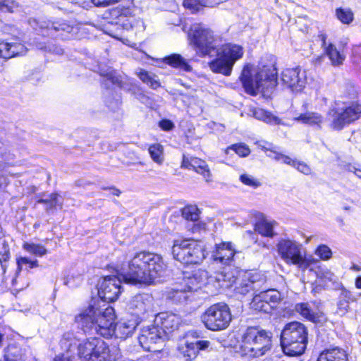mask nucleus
Segmentation results:
<instances>
[{
  "mask_svg": "<svg viewBox=\"0 0 361 361\" xmlns=\"http://www.w3.org/2000/svg\"><path fill=\"white\" fill-rule=\"evenodd\" d=\"M265 281L266 277L258 271L245 272L234 290L236 294L245 295L252 291L259 290Z\"/></svg>",
  "mask_w": 361,
  "mask_h": 361,
  "instance_id": "obj_17",
  "label": "nucleus"
},
{
  "mask_svg": "<svg viewBox=\"0 0 361 361\" xmlns=\"http://www.w3.org/2000/svg\"><path fill=\"white\" fill-rule=\"evenodd\" d=\"M353 63L361 68V45L354 47L353 49Z\"/></svg>",
  "mask_w": 361,
  "mask_h": 361,
  "instance_id": "obj_51",
  "label": "nucleus"
},
{
  "mask_svg": "<svg viewBox=\"0 0 361 361\" xmlns=\"http://www.w3.org/2000/svg\"><path fill=\"white\" fill-rule=\"evenodd\" d=\"M166 338L164 332L155 324V325L144 328L138 340L140 345L145 350L159 352L160 350L156 345L162 343Z\"/></svg>",
  "mask_w": 361,
  "mask_h": 361,
  "instance_id": "obj_16",
  "label": "nucleus"
},
{
  "mask_svg": "<svg viewBox=\"0 0 361 361\" xmlns=\"http://www.w3.org/2000/svg\"><path fill=\"white\" fill-rule=\"evenodd\" d=\"M19 7L18 3L14 0H0V11L13 13Z\"/></svg>",
  "mask_w": 361,
  "mask_h": 361,
  "instance_id": "obj_44",
  "label": "nucleus"
},
{
  "mask_svg": "<svg viewBox=\"0 0 361 361\" xmlns=\"http://www.w3.org/2000/svg\"><path fill=\"white\" fill-rule=\"evenodd\" d=\"M61 199L58 194L52 193L47 198L39 199L37 202L46 204L45 209L47 212H49L51 210L54 209L57 205H61Z\"/></svg>",
  "mask_w": 361,
  "mask_h": 361,
  "instance_id": "obj_38",
  "label": "nucleus"
},
{
  "mask_svg": "<svg viewBox=\"0 0 361 361\" xmlns=\"http://www.w3.org/2000/svg\"><path fill=\"white\" fill-rule=\"evenodd\" d=\"M171 252L175 259L185 264H200L205 258L204 245L192 238L175 240Z\"/></svg>",
  "mask_w": 361,
  "mask_h": 361,
  "instance_id": "obj_8",
  "label": "nucleus"
},
{
  "mask_svg": "<svg viewBox=\"0 0 361 361\" xmlns=\"http://www.w3.org/2000/svg\"><path fill=\"white\" fill-rule=\"evenodd\" d=\"M40 49L44 50V51H49V52H54L56 54H62L63 53V49L61 47H55L54 45L51 46H44V47H40Z\"/></svg>",
  "mask_w": 361,
  "mask_h": 361,
  "instance_id": "obj_53",
  "label": "nucleus"
},
{
  "mask_svg": "<svg viewBox=\"0 0 361 361\" xmlns=\"http://www.w3.org/2000/svg\"><path fill=\"white\" fill-rule=\"evenodd\" d=\"M17 271H20L23 269H29L38 266L37 260L31 261L27 257H20L17 259Z\"/></svg>",
  "mask_w": 361,
  "mask_h": 361,
  "instance_id": "obj_43",
  "label": "nucleus"
},
{
  "mask_svg": "<svg viewBox=\"0 0 361 361\" xmlns=\"http://www.w3.org/2000/svg\"><path fill=\"white\" fill-rule=\"evenodd\" d=\"M240 180L243 184L255 188L260 185V183L257 180L248 174H242L240 176Z\"/></svg>",
  "mask_w": 361,
  "mask_h": 361,
  "instance_id": "obj_49",
  "label": "nucleus"
},
{
  "mask_svg": "<svg viewBox=\"0 0 361 361\" xmlns=\"http://www.w3.org/2000/svg\"><path fill=\"white\" fill-rule=\"evenodd\" d=\"M137 76L139 78L145 83L149 84V82L150 80H152V78L154 75L152 73H150L145 70L140 69L139 72L137 73Z\"/></svg>",
  "mask_w": 361,
  "mask_h": 361,
  "instance_id": "obj_52",
  "label": "nucleus"
},
{
  "mask_svg": "<svg viewBox=\"0 0 361 361\" xmlns=\"http://www.w3.org/2000/svg\"><path fill=\"white\" fill-rule=\"evenodd\" d=\"M324 51L334 66L343 64L345 60V56L337 49L334 44H328V46L325 47Z\"/></svg>",
  "mask_w": 361,
  "mask_h": 361,
  "instance_id": "obj_33",
  "label": "nucleus"
},
{
  "mask_svg": "<svg viewBox=\"0 0 361 361\" xmlns=\"http://www.w3.org/2000/svg\"><path fill=\"white\" fill-rule=\"evenodd\" d=\"M152 298L147 294H138L128 303L129 312L137 317L144 315L152 309Z\"/></svg>",
  "mask_w": 361,
  "mask_h": 361,
  "instance_id": "obj_19",
  "label": "nucleus"
},
{
  "mask_svg": "<svg viewBox=\"0 0 361 361\" xmlns=\"http://www.w3.org/2000/svg\"><path fill=\"white\" fill-rule=\"evenodd\" d=\"M106 317V307L102 309L97 307L95 303L82 310L75 316V321L80 325L84 331L94 332L102 336V328L104 324Z\"/></svg>",
  "mask_w": 361,
  "mask_h": 361,
  "instance_id": "obj_11",
  "label": "nucleus"
},
{
  "mask_svg": "<svg viewBox=\"0 0 361 361\" xmlns=\"http://www.w3.org/2000/svg\"><path fill=\"white\" fill-rule=\"evenodd\" d=\"M318 37L319 38V39L322 42V47L325 49V47H326L328 46V44L326 43V38H327L326 35L324 33H321L318 35Z\"/></svg>",
  "mask_w": 361,
  "mask_h": 361,
  "instance_id": "obj_61",
  "label": "nucleus"
},
{
  "mask_svg": "<svg viewBox=\"0 0 361 361\" xmlns=\"http://www.w3.org/2000/svg\"><path fill=\"white\" fill-rule=\"evenodd\" d=\"M235 251L230 243L216 244L212 252L213 259L221 264L228 265L232 262Z\"/></svg>",
  "mask_w": 361,
  "mask_h": 361,
  "instance_id": "obj_22",
  "label": "nucleus"
},
{
  "mask_svg": "<svg viewBox=\"0 0 361 361\" xmlns=\"http://www.w3.org/2000/svg\"><path fill=\"white\" fill-rule=\"evenodd\" d=\"M252 113L255 118L263 121L271 125L281 124V119L279 118L262 109H255L253 110Z\"/></svg>",
  "mask_w": 361,
  "mask_h": 361,
  "instance_id": "obj_35",
  "label": "nucleus"
},
{
  "mask_svg": "<svg viewBox=\"0 0 361 361\" xmlns=\"http://www.w3.org/2000/svg\"><path fill=\"white\" fill-rule=\"evenodd\" d=\"M281 299V293L276 289L262 290L253 297L250 306L257 312L269 314L278 307Z\"/></svg>",
  "mask_w": 361,
  "mask_h": 361,
  "instance_id": "obj_14",
  "label": "nucleus"
},
{
  "mask_svg": "<svg viewBox=\"0 0 361 361\" xmlns=\"http://www.w3.org/2000/svg\"><path fill=\"white\" fill-rule=\"evenodd\" d=\"M105 326L102 328V336L109 338L114 336L116 338H125L135 330L137 323L135 321L121 320L114 324V309L111 306L106 307Z\"/></svg>",
  "mask_w": 361,
  "mask_h": 361,
  "instance_id": "obj_12",
  "label": "nucleus"
},
{
  "mask_svg": "<svg viewBox=\"0 0 361 361\" xmlns=\"http://www.w3.org/2000/svg\"><path fill=\"white\" fill-rule=\"evenodd\" d=\"M281 82L293 92H300L306 85V73L300 68H286L281 73Z\"/></svg>",
  "mask_w": 361,
  "mask_h": 361,
  "instance_id": "obj_18",
  "label": "nucleus"
},
{
  "mask_svg": "<svg viewBox=\"0 0 361 361\" xmlns=\"http://www.w3.org/2000/svg\"><path fill=\"white\" fill-rule=\"evenodd\" d=\"M355 300V298L350 291L345 289L342 290L337 303L338 314L341 316L345 314L348 311L350 302Z\"/></svg>",
  "mask_w": 361,
  "mask_h": 361,
  "instance_id": "obj_29",
  "label": "nucleus"
},
{
  "mask_svg": "<svg viewBox=\"0 0 361 361\" xmlns=\"http://www.w3.org/2000/svg\"><path fill=\"white\" fill-rule=\"evenodd\" d=\"M9 258V250L7 247H3V251H0V263L1 264L2 268H4V265L2 263L4 262H6Z\"/></svg>",
  "mask_w": 361,
  "mask_h": 361,
  "instance_id": "obj_55",
  "label": "nucleus"
},
{
  "mask_svg": "<svg viewBox=\"0 0 361 361\" xmlns=\"http://www.w3.org/2000/svg\"><path fill=\"white\" fill-rule=\"evenodd\" d=\"M72 334L66 333L61 341V345L70 350L77 345L78 356L81 361H111L116 359L110 353L108 345L101 338H90L77 343Z\"/></svg>",
  "mask_w": 361,
  "mask_h": 361,
  "instance_id": "obj_3",
  "label": "nucleus"
},
{
  "mask_svg": "<svg viewBox=\"0 0 361 361\" xmlns=\"http://www.w3.org/2000/svg\"><path fill=\"white\" fill-rule=\"evenodd\" d=\"M317 361H348V355L343 348L334 347L322 351Z\"/></svg>",
  "mask_w": 361,
  "mask_h": 361,
  "instance_id": "obj_26",
  "label": "nucleus"
},
{
  "mask_svg": "<svg viewBox=\"0 0 361 361\" xmlns=\"http://www.w3.org/2000/svg\"><path fill=\"white\" fill-rule=\"evenodd\" d=\"M226 1V0H184L183 6L192 12H197L201 7H213Z\"/></svg>",
  "mask_w": 361,
  "mask_h": 361,
  "instance_id": "obj_31",
  "label": "nucleus"
},
{
  "mask_svg": "<svg viewBox=\"0 0 361 361\" xmlns=\"http://www.w3.org/2000/svg\"><path fill=\"white\" fill-rule=\"evenodd\" d=\"M106 104L107 105V106L111 109V110H115L116 109L118 106L120 105L121 104V102L119 99H115L114 101H110L109 99H106Z\"/></svg>",
  "mask_w": 361,
  "mask_h": 361,
  "instance_id": "obj_58",
  "label": "nucleus"
},
{
  "mask_svg": "<svg viewBox=\"0 0 361 361\" xmlns=\"http://www.w3.org/2000/svg\"><path fill=\"white\" fill-rule=\"evenodd\" d=\"M180 317L172 312H160L154 319V323L164 332L166 336L176 329L180 323Z\"/></svg>",
  "mask_w": 361,
  "mask_h": 361,
  "instance_id": "obj_20",
  "label": "nucleus"
},
{
  "mask_svg": "<svg viewBox=\"0 0 361 361\" xmlns=\"http://www.w3.org/2000/svg\"><path fill=\"white\" fill-rule=\"evenodd\" d=\"M315 254L322 259L327 260L331 257L332 252L328 246L325 245H321L317 248Z\"/></svg>",
  "mask_w": 361,
  "mask_h": 361,
  "instance_id": "obj_47",
  "label": "nucleus"
},
{
  "mask_svg": "<svg viewBox=\"0 0 361 361\" xmlns=\"http://www.w3.org/2000/svg\"><path fill=\"white\" fill-rule=\"evenodd\" d=\"M317 277L322 280L324 282L333 281L334 280V274L326 268H319L316 271Z\"/></svg>",
  "mask_w": 361,
  "mask_h": 361,
  "instance_id": "obj_46",
  "label": "nucleus"
},
{
  "mask_svg": "<svg viewBox=\"0 0 361 361\" xmlns=\"http://www.w3.org/2000/svg\"><path fill=\"white\" fill-rule=\"evenodd\" d=\"M159 127L164 130H170L174 127V124L167 119L161 120L159 124Z\"/></svg>",
  "mask_w": 361,
  "mask_h": 361,
  "instance_id": "obj_54",
  "label": "nucleus"
},
{
  "mask_svg": "<svg viewBox=\"0 0 361 361\" xmlns=\"http://www.w3.org/2000/svg\"><path fill=\"white\" fill-rule=\"evenodd\" d=\"M152 89H154L156 90L157 88H158L159 86H160V83L159 82V80L156 78V76L154 75L152 78V80H150V81L149 82V84H148Z\"/></svg>",
  "mask_w": 361,
  "mask_h": 361,
  "instance_id": "obj_59",
  "label": "nucleus"
},
{
  "mask_svg": "<svg viewBox=\"0 0 361 361\" xmlns=\"http://www.w3.org/2000/svg\"><path fill=\"white\" fill-rule=\"evenodd\" d=\"M104 190H109L111 192V194L116 196H119L121 194L120 190L115 187H110V188H104Z\"/></svg>",
  "mask_w": 361,
  "mask_h": 361,
  "instance_id": "obj_64",
  "label": "nucleus"
},
{
  "mask_svg": "<svg viewBox=\"0 0 361 361\" xmlns=\"http://www.w3.org/2000/svg\"><path fill=\"white\" fill-rule=\"evenodd\" d=\"M295 310L309 321L314 323L320 321V314L318 312L313 311L308 303L302 302L296 304Z\"/></svg>",
  "mask_w": 361,
  "mask_h": 361,
  "instance_id": "obj_32",
  "label": "nucleus"
},
{
  "mask_svg": "<svg viewBox=\"0 0 361 361\" xmlns=\"http://www.w3.org/2000/svg\"><path fill=\"white\" fill-rule=\"evenodd\" d=\"M307 335V329L303 324L299 322L287 324L281 335L283 352L290 356L302 355L306 349Z\"/></svg>",
  "mask_w": 361,
  "mask_h": 361,
  "instance_id": "obj_5",
  "label": "nucleus"
},
{
  "mask_svg": "<svg viewBox=\"0 0 361 361\" xmlns=\"http://www.w3.org/2000/svg\"><path fill=\"white\" fill-rule=\"evenodd\" d=\"M277 251L287 264L294 265L302 271L318 262L313 256L307 255L302 244L295 240L281 239L277 244Z\"/></svg>",
  "mask_w": 361,
  "mask_h": 361,
  "instance_id": "obj_4",
  "label": "nucleus"
},
{
  "mask_svg": "<svg viewBox=\"0 0 361 361\" xmlns=\"http://www.w3.org/2000/svg\"><path fill=\"white\" fill-rule=\"evenodd\" d=\"M272 334L257 326L248 327L242 336L241 350L245 355L262 356L271 348Z\"/></svg>",
  "mask_w": 361,
  "mask_h": 361,
  "instance_id": "obj_6",
  "label": "nucleus"
},
{
  "mask_svg": "<svg viewBox=\"0 0 361 361\" xmlns=\"http://www.w3.org/2000/svg\"><path fill=\"white\" fill-rule=\"evenodd\" d=\"M149 153L152 159L161 165L164 161V147L159 143L153 144L149 147Z\"/></svg>",
  "mask_w": 361,
  "mask_h": 361,
  "instance_id": "obj_36",
  "label": "nucleus"
},
{
  "mask_svg": "<svg viewBox=\"0 0 361 361\" xmlns=\"http://www.w3.org/2000/svg\"><path fill=\"white\" fill-rule=\"evenodd\" d=\"M182 215L188 221H196L199 219V209L195 205H188L182 210Z\"/></svg>",
  "mask_w": 361,
  "mask_h": 361,
  "instance_id": "obj_40",
  "label": "nucleus"
},
{
  "mask_svg": "<svg viewBox=\"0 0 361 361\" xmlns=\"http://www.w3.org/2000/svg\"><path fill=\"white\" fill-rule=\"evenodd\" d=\"M133 21L134 22L135 24H136V26H139L140 28L144 29V23H143V22L142 20H135L134 18L130 22V27L131 28H133L135 26V25H133Z\"/></svg>",
  "mask_w": 361,
  "mask_h": 361,
  "instance_id": "obj_63",
  "label": "nucleus"
},
{
  "mask_svg": "<svg viewBox=\"0 0 361 361\" xmlns=\"http://www.w3.org/2000/svg\"><path fill=\"white\" fill-rule=\"evenodd\" d=\"M119 0H92V2L96 6H106L111 3L117 2Z\"/></svg>",
  "mask_w": 361,
  "mask_h": 361,
  "instance_id": "obj_56",
  "label": "nucleus"
},
{
  "mask_svg": "<svg viewBox=\"0 0 361 361\" xmlns=\"http://www.w3.org/2000/svg\"><path fill=\"white\" fill-rule=\"evenodd\" d=\"M259 146L262 147V148L265 149V150H270L272 154H268V156L269 157H271V159H275L276 161H281L283 163L286 164L290 165V166L291 165V164H293V159H292L288 156H286L285 154H283L274 152V151H273L272 149H271L269 148H267L265 146H262L261 145Z\"/></svg>",
  "mask_w": 361,
  "mask_h": 361,
  "instance_id": "obj_45",
  "label": "nucleus"
},
{
  "mask_svg": "<svg viewBox=\"0 0 361 361\" xmlns=\"http://www.w3.org/2000/svg\"><path fill=\"white\" fill-rule=\"evenodd\" d=\"M240 80L247 94L256 95L259 92H269L277 85V71L274 63L263 65L257 71H253L252 66H244Z\"/></svg>",
  "mask_w": 361,
  "mask_h": 361,
  "instance_id": "obj_2",
  "label": "nucleus"
},
{
  "mask_svg": "<svg viewBox=\"0 0 361 361\" xmlns=\"http://www.w3.org/2000/svg\"><path fill=\"white\" fill-rule=\"evenodd\" d=\"M208 341H196L195 342H186L179 347L180 355L185 358V361H191L197 357L200 350H205L209 346Z\"/></svg>",
  "mask_w": 361,
  "mask_h": 361,
  "instance_id": "obj_24",
  "label": "nucleus"
},
{
  "mask_svg": "<svg viewBox=\"0 0 361 361\" xmlns=\"http://www.w3.org/2000/svg\"><path fill=\"white\" fill-rule=\"evenodd\" d=\"M294 121L299 123L307 124L312 126H317L321 128V125L323 123V116L317 113L312 111H307L304 114H300L299 116L294 118Z\"/></svg>",
  "mask_w": 361,
  "mask_h": 361,
  "instance_id": "obj_27",
  "label": "nucleus"
},
{
  "mask_svg": "<svg viewBox=\"0 0 361 361\" xmlns=\"http://www.w3.org/2000/svg\"><path fill=\"white\" fill-rule=\"evenodd\" d=\"M26 47L19 42L0 43V57L8 59L14 56L23 55L26 53Z\"/></svg>",
  "mask_w": 361,
  "mask_h": 361,
  "instance_id": "obj_25",
  "label": "nucleus"
},
{
  "mask_svg": "<svg viewBox=\"0 0 361 361\" xmlns=\"http://www.w3.org/2000/svg\"><path fill=\"white\" fill-rule=\"evenodd\" d=\"M336 18L343 24L349 25L354 20V13L350 8H338L336 9Z\"/></svg>",
  "mask_w": 361,
  "mask_h": 361,
  "instance_id": "obj_39",
  "label": "nucleus"
},
{
  "mask_svg": "<svg viewBox=\"0 0 361 361\" xmlns=\"http://www.w3.org/2000/svg\"><path fill=\"white\" fill-rule=\"evenodd\" d=\"M13 350L16 349L11 346L8 347L5 355L7 361H17V358H16V353L13 352Z\"/></svg>",
  "mask_w": 361,
  "mask_h": 361,
  "instance_id": "obj_57",
  "label": "nucleus"
},
{
  "mask_svg": "<svg viewBox=\"0 0 361 361\" xmlns=\"http://www.w3.org/2000/svg\"><path fill=\"white\" fill-rule=\"evenodd\" d=\"M232 316L228 305L219 302L211 305L202 316V321L211 331L226 329L231 322Z\"/></svg>",
  "mask_w": 361,
  "mask_h": 361,
  "instance_id": "obj_10",
  "label": "nucleus"
},
{
  "mask_svg": "<svg viewBox=\"0 0 361 361\" xmlns=\"http://www.w3.org/2000/svg\"><path fill=\"white\" fill-rule=\"evenodd\" d=\"M243 49L239 45L224 44L217 51V57L209 63V68L214 73L229 76L235 63L243 57Z\"/></svg>",
  "mask_w": 361,
  "mask_h": 361,
  "instance_id": "obj_9",
  "label": "nucleus"
},
{
  "mask_svg": "<svg viewBox=\"0 0 361 361\" xmlns=\"http://www.w3.org/2000/svg\"><path fill=\"white\" fill-rule=\"evenodd\" d=\"M190 42L203 55H210L216 49L213 32L202 24H194L189 32Z\"/></svg>",
  "mask_w": 361,
  "mask_h": 361,
  "instance_id": "obj_13",
  "label": "nucleus"
},
{
  "mask_svg": "<svg viewBox=\"0 0 361 361\" xmlns=\"http://www.w3.org/2000/svg\"><path fill=\"white\" fill-rule=\"evenodd\" d=\"M30 25L35 30H47V34L54 35L56 32L60 30L69 31L70 26L65 23L40 21L35 18H30L28 20Z\"/></svg>",
  "mask_w": 361,
  "mask_h": 361,
  "instance_id": "obj_23",
  "label": "nucleus"
},
{
  "mask_svg": "<svg viewBox=\"0 0 361 361\" xmlns=\"http://www.w3.org/2000/svg\"><path fill=\"white\" fill-rule=\"evenodd\" d=\"M216 279L219 282H222L221 286L225 288H229L235 282V276L230 273L221 271L216 276Z\"/></svg>",
  "mask_w": 361,
  "mask_h": 361,
  "instance_id": "obj_42",
  "label": "nucleus"
},
{
  "mask_svg": "<svg viewBox=\"0 0 361 361\" xmlns=\"http://www.w3.org/2000/svg\"><path fill=\"white\" fill-rule=\"evenodd\" d=\"M348 171L353 172L355 174V176L360 178H361V170L355 168V166H350L348 167Z\"/></svg>",
  "mask_w": 361,
  "mask_h": 361,
  "instance_id": "obj_62",
  "label": "nucleus"
},
{
  "mask_svg": "<svg viewBox=\"0 0 361 361\" xmlns=\"http://www.w3.org/2000/svg\"><path fill=\"white\" fill-rule=\"evenodd\" d=\"M292 166L295 168L300 172L308 175L311 173V169L309 166H307L305 163L300 162L296 160H293V164H291Z\"/></svg>",
  "mask_w": 361,
  "mask_h": 361,
  "instance_id": "obj_50",
  "label": "nucleus"
},
{
  "mask_svg": "<svg viewBox=\"0 0 361 361\" xmlns=\"http://www.w3.org/2000/svg\"><path fill=\"white\" fill-rule=\"evenodd\" d=\"M53 361H72V360L68 355L60 354L56 355Z\"/></svg>",
  "mask_w": 361,
  "mask_h": 361,
  "instance_id": "obj_60",
  "label": "nucleus"
},
{
  "mask_svg": "<svg viewBox=\"0 0 361 361\" xmlns=\"http://www.w3.org/2000/svg\"><path fill=\"white\" fill-rule=\"evenodd\" d=\"M255 231L263 236L271 238L274 235L273 224L266 220L257 222L255 224Z\"/></svg>",
  "mask_w": 361,
  "mask_h": 361,
  "instance_id": "obj_37",
  "label": "nucleus"
},
{
  "mask_svg": "<svg viewBox=\"0 0 361 361\" xmlns=\"http://www.w3.org/2000/svg\"><path fill=\"white\" fill-rule=\"evenodd\" d=\"M231 149L235 152L240 157H247L250 153V149L245 144H235L233 145L228 149Z\"/></svg>",
  "mask_w": 361,
  "mask_h": 361,
  "instance_id": "obj_48",
  "label": "nucleus"
},
{
  "mask_svg": "<svg viewBox=\"0 0 361 361\" xmlns=\"http://www.w3.org/2000/svg\"><path fill=\"white\" fill-rule=\"evenodd\" d=\"M23 247L27 252L38 257L44 256L47 252V249L39 244L25 243Z\"/></svg>",
  "mask_w": 361,
  "mask_h": 361,
  "instance_id": "obj_41",
  "label": "nucleus"
},
{
  "mask_svg": "<svg viewBox=\"0 0 361 361\" xmlns=\"http://www.w3.org/2000/svg\"><path fill=\"white\" fill-rule=\"evenodd\" d=\"M100 74L112 84L116 85L125 90H131L130 87H132L133 85L131 83L128 84L124 81L123 77L118 75L116 71L111 69L106 72L102 71Z\"/></svg>",
  "mask_w": 361,
  "mask_h": 361,
  "instance_id": "obj_28",
  "label": "nucleus"
},
{
  "mask_svg": "<svg viewBox=\"0 0 361 361\" xmlns=\"http://www.w3.org/2000/svg\"><path fill=\"white\" fill-rule=\"evenodd\" d=\"M332 117L331 128L341 130L345 125L358 119L361 116V104L353 103L341 109H336L330 113Z\"/></svg>",
  "mask_w": 361,
  "mask_h": 361,
  "instance_id": "obj_15",
  "label": "nucleus"
},
{
  "mask_svg": "<svg viewBox=\"0 0 361 361\" xmlns=\"http://www.w3.org/2000/svg\"><path fill=\"white\" fill-rule=\"evenodd\" d=\"M208 273L202 269H196L192 273L184 272L180 281L176 288L167 292V299L175 303H183L192 296L202 283H205Z\"/></svg>",
  "mask_w": 361,
  "mask_h": 361,
  "instance_id": "obj_7",
  "label": "nucleus"
},
{
  "mask_svg": "<svg viewBox=\"0 0 361 361\" xmlns=\"http://www.w3.org/2000/svg\"><path fill=\"white\" fill-rule=\"evenodd\" d=\"M181 167L194 170L197 173L202 174L207 182L211 180L209 169L205 161L202 159L197 157H188L183 155Z\"/></svg>",
  "mask_w": 361,
  "mask_h": 361,
  "instance_id": "obj_21",
  "label": "nucleus"
},
{
  "mask_svg": "<svg viewBox=\"0 0 361 361\" xmlns=\"http://www.w3.org/2000/svg\"><path fill=\"white\" fill-rule=\"evenodd\" d=\"M166 63L171 66L184 71H190L192 68L187 61L180 54H172L164 59Z\"/></svg>",
  "mask_w": 361,
  "mask_h": 361,
  "instance_id": "obj_34",
  "label": "nucleus"
},
{
  "mask_svg": "<svg viewBox=\"0 0 361 361\" xmlns=\"http://www.w3.org/2000/svg\"><path fill=\"white\" fill-rule=\"evenodd\" d=\"M15 157L10 146L0 142V171L13 164Z\"/></svg>",
  "mask_w": 361,
  "mask_h": 361,
  "instance_id": "obj_30",
  "label": "nucleus"
},
{
  "mask_svg": "<svg viewBox=\"0 0 361 361\" xmlns=\"http://www.w3.org/2000/svg\"><path fill=\"white\" fill-rule=\"evenodd\" d=\"M166 269V265L159 255L145 251L137 252L129 261L128 270L121 275L122 279L116 276H106L99 281L98 295L104 302H114L121 293L122 280L133 285L149 284L163 276Z\"/></svg>",
  "mask_w": 361,
  "mask_h": 361,
  "instance_id": "obj_1",
  "label": "nucleus"
}]
</instances>
